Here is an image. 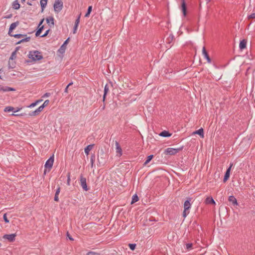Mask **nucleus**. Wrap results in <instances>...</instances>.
Wrapping results in <instances>:
<instances>
[{"instance_id":"obj_1","label":"nucleus","mask_w":255,"mask_h":255,"mask_svg":"<svg viewBox=\"0 0 255 255\" xmlns=\"http://www.w3.org/2000/svg\"><path fill=\"white\" fill-rule=\"evenodd\" d=\"M28 57L35 61L40 60L43 58V56L41 52L36 50L30 51L28 54Z\"/></svg>"},{"instance_id":"obj_2","label":"nucleus","mask_w":255,"mask_h":255,"mask_svg":"<svg viewBox=\"0 0 255 255\" xmlns=\"http://www.w3.org/2000/svg\"><path fill=\"white\" fill-rule=\"evenodd\" d=\"M182 148L183 147L176 148L169 147L164 150V153L165 155H174L181 151Z\"/></svg>"},{"instance_id":"obj_3","label":"nucleus","mask_w":255,"mask_h":255,"mask_svg":"<svg viewBox=\"0 0 255 255\" xmlns=\"http://www.w3.org/2000/svg\"><path fill=\"white\" fill-rule=\"evenodd\" d=\"M54 160V155L51 156L46 162L45 164V170L44 174H45L46 172H49L52 167Z\"/></svg>"},{"instance_id":"obj_4","label":"nucleus","mask_w":255,"mask_h":255,"mask_svg":"<svg viewBox=\"0 0 255 255\" xmlns=\"http://www.w3.org/2000/svg\"><path fill=\"white\" fill-rule=\"evenodd\" d=\"M12 36H13L16 38H20L21 40L16 43V44H19L22 42H28L30 39V37L27 36L26 35L24 34H14Z\"/></svg>"},{"instance_id":"obj_5","label":"nucleus","mask_w":255,"mask_h":255,"mask_svg":"<svg viewBox=\"0 0 255 255\" xmlns=\"http://www.w3.org/2000/svg\"><path fill=\"white\" fill-rule=\"evenodd\" d=\"M115 148L116 156L120 157L123 154V150L119 143L117 141H115Z\"/></svg>"},{"instance_id":"obj_6","label":"nucleus","mask_w":255,"mask_h":255,"mask_svg":"<svg viewBox=\"0 0 255 255\" xmlns=\"http://www.w3.org/2000/svg\"><path fill=\"white\" fill-rule=\"evenodd\" d=\"M190 207H191V204L190 203V201L188 200L186 201L184 204V211L183 213V216L184 218H185L187 216V215L189 214V209L190 208Z\"/></svg>"},{"instance_id":"obj_7","label":"nucleus","mask_w":255,"mask_h":255,"mask_svg":"<svg viewBox=\"0 0 255 255\" xmlns=\"http://www.w3.org/2000/svg\"><path fill=\"white\" fill-rule=\"evenodd\" d=\"M63 7V2L59 0H56L54 4V10L56 12H59L61 10Z\"/></svg>"},{"instance_id":"obj_8","label":"nucleus","mask_w":255,"mask_h":255,"mask_svg":"<svg viewBox=\"0 0 255 255\" xmlns=\"http://www.w3.org/2000/svg\"><path fill=\"white\" fill-rule=\"evenodd\" d=\"M80 185L82 186V188L85 191H88V188L87 187V184H86V178H85L84 177H83V176L81 175L80 176Z\"/></svg>"},{"instance_id":"obj_9","label":"nucleus","mask_w":255,"mask_h":255,"mask_svg":"<svg viewBox=\"0 0 255 255\" xmlns=\"http://www.w3.org/2000/svg\"><path fill=\"white\" fill-rule=\"evenodd\" d=\"M15 234H12L9 235L6 234L3 236V238L7 240L9 242H13L15 240Z\"/></svg>"},{"instance_id":"obj_10","label":"nucleus","mask_w":255,"mask_h":255,"mask_svg":"<svg viewBox=\"0 0 255 255\" xmlns=\"http://www.w3.org/2000/svg\"><path fill=\"white\" fill-rule=\"evenodd\" d=\"M19 24V22L16 21L15 22H13L11 23L10 25L9 31H8V34L12 36L13 34H12L11 33L14 30Z\"/></svg>"},{"instance_id":"obj_11","label":"nucleus","mask_w":255,"mask_h":255,"mask_svg":"<svg viewBox=\"0 0 255 255\" xmlns=\"http://www.w3.org/2000/svg\"><path fill=\"white\" fill-rule=\"evenodd\" d=\"M46 21L50 27H53L54 25V19L52 16H49L46 18Z\"/></svg>"},{"instance_id":"obj_12","label":"nucleus","mask_w":255,"mask_h":255,"mask_svg":"<svg viewBox=\"0 0 255 255\" xmlns=\"http://www.w3.org/2000/svg\"><path fill=\"white\" fill-rule=\"evenodd\" d=\"M232 166H233V164H231V165L230 166V167L228 168V169L226 171V172L225 173V176L224 178V180H223L224 182H226V181L229 179V178L230 177V171H231Z\"/></svg>"},{"instance_id":"obj_13","label":"nucleus","mask_w":255,"mask_h":255,"mask_svg":"<svg viewBox=\"0 0 255 255\" xmlns=\"http://www.w3.org/2000/svg\"><path fill=\"white\" fill-rule=\"evenodd\" d=\"M44 19H42L41 20V21H40V23L39 24V26H38L39 29L36 31V34H35L36 36H39L40 35V34L41 33V31H42V30L43 29L44 26L43 25H41V24H42V23L44 21Z\"/></svg>"},{"instance_id":"obj_14","label":"nucleus","mask_w":255,"mask_h":255,"mask_svg":"<svg viewBox=\"0 0 255 255\" xmlns=\"http://www.w3.org/2000/svg\"><path fill=\"white\" fill-rule=\"evenodd\" d=\"M20 108H17L15 110L14 108H13L12 107L8 106V107H6L5 108L4 111L5 112H9L11 111H12L14 112H16L19 111L20 110Z\"/></svg>"},{"instance_id":"obj_15","label":"nucleus","mask_w":255,"mask_h":255,"mask_svg":"<svg viewBox=\"0 0 255 255\" xmlns=\"http://www.w3.org/2000/svg\"><path fill=\"white\" fill-rule=\"evenodd\" d=\"M80 16H81V14H80V15L78 17L77 19L75 21V26H74V30H73V33H76V32L77 31V28H78V25H79V22H80Z\"/></svg>"},{"instance_id":"obj_16","label":"nucleus","mask_w":255,"mask_h":255,"mask_svg":"<svg viewBox=\"0 0 255 255\" xmlns=\"http://www.w3.org/2000/svg\"><path fill=\"white\" fill-rule=\"evenodd\" d=\"M228 200L233 205H238L237 200L234 196H229Z\"/></svg>"},{"instance_id":"obj_17","label":"nucleus","mask_w":255,"mask_h":255,"mask_svg":"<svg viewBox=\"0 0 255 255\" xmlns=\"http://www.w3.org/2000/svg\"><path fill=\"white\" fill-rule=\"evenodd\" d=\"M198 134L202 138L204 137V130L202 128H200L199 129L196 130L195 131L193 132V134Z\"/></svg>"},{"instance_id":"obj_18","label":"nucleus","mask_w":255,"mask_h":255,"mask_svg":"<svg viewBox=\"0 0 255 255\" xmlns=\"http://www.w3.org/2000/svg\"><path fill=\"white\" fill-rule=\"evenodd\" d=\"M205 203L206 204H213L214 205L216 204V203L212 197H208L206 198L205 201Z\"/></svg>"},{"instance_id":"obj_19","label":"nucleus","mask_w":255,"mask_h":255,"mask_svg":"<svg viewBox=\"0 0 255 255\" xmlns=\"http://www.w3.org/2000/svg\"><path fill=\"white\" fill-rule=\"evenodd\" d=\"M247 41L245 39H243V40H242L240 43V44H239V47L241 49L243 50L245 48H246V45H247Z\"/></svg>"},{"instance_id":"obj_20","label":"nucleus","mask_w":255,"mask_h":255,"mask_svg":"<svg viewBox=\"0 0 255 255\" xmlns=\"http://www.w3.org/2000/svg\"><path fill=\"white\" fill-rule=\"evenodd\" d=\"M181 10L183 12L184 16L186 15V7L185 1L183 0L181 4Z\"/></svg>"},{"instance_id":"obj_21","label":"nucleus","mask_w":255,"mask_h":255,"mask_svg":"<svg viewBox=\"0 0 255 255\" xmlns=\"http://www.w3.org/2000/svg\"><path fill=\"white\" fill-rule=\"evenodd\" d=\"M94 146V144H90L88 145L85 148V153L87 155H89V152L92 149L93 147Z\"/></svg>"},{"instance_id":"obj_22","label":"nucleus","mask_w":255,"mask_h":255,"mask_svg":"<svg viewBox=\"0 0 255 255\" xmlns=\"http://www.w3.org/2000/svg\"><path fill=\"white\" fill-rule=\"evenodd\" d=\"M48 0H40V5L42 9V12L44 10V9L46 7L47 3Z\"/></svg>"},{"instance_id":"obj_23","label":"nucleus","mask_w":255,"mask_h":255,"mask_svg":"<svg viewBox=\"0 0 255 255\" xmlns=\"http://www.w3.org/2000/svg\"><path fill=\"white\" fill-rule=\"evenodd\" d=\"M44 108L42 107V106H40L38 109H37L34 112H33L32 114H31V116H35L37 115L39 113L41 112Z\"/></svg>"},{"instance_id":"obj_24","label":"nucleus","mask_w":255,"mask_h":255,"mask_svg":"<svg viewBox=\"0 0 255 255\" xmlns=\"http://www.w3.org/2000/svg\"><path fill=\"white\" fill-rule=\"evenodd\" d=\"M109 89L107 85H106L104 88V94L103 96V101H105L107 94L109 92Z\"/></svg>"},{"instance_id":"obj_25","label":"nucleus","mask_w":255,"mask_h":255,"mask_svg":"<svg viewBox=\"0 0 255 255\" xmlns=\"http://www.w3.org/2000/svg\"><path fill=\"white\" fill-rule=\"evenodd\" d=\"M138 200H139V199H138V197L137 196V195L136 194L133 195L132 197V200L131 202V204H132L137 202L138 201Z\"/></svg>"},{"instance_id":"obj_26","label":"nucleus","mask_w":255,"mask_h":255,"mask_svg":"<svg viewBox=\"0 0 255 255\" xmlns=\"http://www.w3.org/2000/svg\"><path fill=\"white\" fill-rule=\"evenodd\" d=\"M43 101L42 99L37 100L35 102L31 104L28 107L29 108H32L35 106H36L37 105H38L39 103H41Z\"/></svg>"},{"instance_id":"obj_27","label":"nucleus","mask_w":255,"mask_h":255,"mask_svg":"<svg viewBox=\"0 0 255 255\" xmlns=\"http://www.w3.org/2000/svg\"><path fill=\"white\" fill-rule=\"evenodd\" d=\"M159 135L163 137H168L171 135V134H170L168 131L164 130L161 132Z\"/></svg>"},{"instance_id":"obj_28","label":"nucleus","mask_w":255,"mask_h":255,"mask_svg":"<svg viewBox=\"0 0 255 255\" xmlns=\"http://www.w3.org/2000/svg\"><path fill=\"white\" fill-rule=\"evenodd\" d=\"M12 7L15 9H18L20 7V4H19V3L18 2L15 1L13 2V3L12 4Z\"/></svg>"},{"instance_id":"obj_29","label":"nucleus","mask_w":255,"mask_h":255,"mask_svg":"<svg viewBox=\"0 0 255 255\" xmlns=\"http://www.w3.org/2000/svg\"><path fill=\"white\" fill-rule=\"evenodd\" d=\"M153 155H150L148 156L147 157L146 160L144 162V165H146V164H147L150 161V160L153 158Z\"/></svg>"},{"instance_id":"obj_30","label":"nucleus","mask_w":255,"mask_h":255,"mask_svg":"<svg viewBox=\"0 0 255 255\" xmlns=\"http://www.w3.org/2000/svg\"><path fill=\"white\" fill-rule=\"evenodd\" d=\"M92 9V6H89L88 7L87 12V13H86V14L85 15V17H88L89 16V15L90 14V13L91 12Z\"/></svg>"},{"instance_id":"obj_31","label":"nucleus","mask_w":255,"mask_h":255,"mask_svg":"<svg viewBox=\"0 0 255 255\" xmlns=\"http://www.w3.org/2000/svg\"><path fill=\"white\" fill-rule=\"evenodd\" d=\"M186 249L187 251H190L192 249V244L188 243L185 245Z\"/></svg>"},{"instance_id":"obj_32","label":"nucleus","mask_w":255,"mask_h":255,"mask_svg":"<svg viewBox=\"0 0 255 255\" xmlns=\"http://www.w3.org/2000/svg\"><path fill=\"white\" fill-rule=\"evenodd\" d=\"M128 246H129V248H130V249L132 251H133L135 248V247H136V244H129L128 245Z\"/></svg>"},{"instance_id":"obj_33","label":"nucleus","mask_w":255,"mask_h":255,"mask_svg":"<svg viewBox=\"0 0 255 255\" xmlns=\"http://www.w3.org/2000/svg\"><path fill=\"white\" fill-rule=\"evenodd\" d=\"M13 91H14V89L12 88H10V87H6V88H4V92Z\"/></svg>"},{"instance_id":"obj_34","label":"nucleus","mask_w":255,"mask_h":255,"mask_svg":"<svg viewBox=\"0 0 255 255\" xmlns=\"http://www.w3.org/2000/svg\"><path fill=\"white\" fill-rule=\"evenodd\" d=\"M49 103V101L47 100L44 101V103L41 105L43 108L46 107Z\"/></svg>"},{"instance_id":"obj_35","label":"nucleus","mask_w":255,"mask_h":255,"mask_svg":"<svg viewBox=\"0 0 255 255\" xmlns=\"http://www.w3.org/2000/svg\"><path fill=\"white\" fill-rule=\"evenodd\" d=\"M248 19H255V12L252 13L250 15L248 16Z\"/></svg>"},{"instance_id":"obj_36","label":"nucleus","mask_w":255,"mask_h":255,"mask_svg":"<svg viewBox=\"0 0 255 255\" xmlns=\"http://www.w3.org/2000/svg\"><path fill=\"white\" fill-rule=\"evenodd\" d=\"M3 218L5 223H9V221L7 218L6 214L3 215Z\"/></svg>"},{"instance_id":"obj_37","label":"nucleus","mask_w":255,"mask_h":255,"mask_svg":"<svg viewBox=\"0 0 255 255\" xmlns=\"http://www.w3.org/2000/svg\"><path fill=\"white\" fill-rule=\"evenodd\" d=\"M204 57L207 59L208 63L211 62V59L208 54L204 56Z\"/></svg>"},{"instance_id":"obj_38","label":"nucleus","mask_w":255,"mask_h":255,"mask_svg":"<svg viewBox=\"0 0 255 255\" xmlns=\"http://www.w3.org/2000/svg\"><path fill=\"white\" fill-rule=\"evenodd\" d=\"M202 53H203V55H204V56L205 55H206L207 54H208L207 51H206L205 48L204 47L203 48V49H202Z\"/></svg>"},{"instance_id":"obj_39","label":"nucleus","mask_w":255,"mask_h":255,"mask_svg":"<svg viewBox=\"0 0 255 255\" xmlns=\"http://www.w3.org/2000/svg\"><path fill=\"white\" fill-rule=\"evenodd\" d=\"M49 31V29H48L46 31V32H45V33L44 34H43L42 35H41V37H44L45 36H46V35H47V34H48V32Z\"/></svg>"},{"instance_id":"obj_40","label":"nucleus","mask_w":255,"mask_h":255,"mask_svg":"<svg viewBox=\"0 0 255 255\" xmlns=\"http://www.w3.org/2000/svg\"><path fill=\"white\" fill-rule=\"evenodd\" d=\"M58 195H59L55 194V196H54V200H55V201L58 202V201H59Z\"/></svg>"},{"instance_id":"obj_41","label":"nucleus","mask_w":255,"mask_h":255,"mask_svg":"<svg viewBox=\"0 0 255 255\" xmlns=\"http://www.w3.org/2000/svg\"><path fill=\"white\" fill-rule=\"evenodd\" d=\"M15 55H16V52L15 51L12 52V53L11 54V57H10V59H13V58L15 56Z\"/></svg>"},{"instance_id":"obj_42","label":"nucleus","mask_w":255,"mask_h":255,"mask_svg":"<svg viewBox=\"0 0 255 255\" xmlns=\"http://www.w3.org/2000/svg\"><path fill=\"white\" fill-rule=\"evenodd\" d=\"M70 174H68V179H67V184L68 185H70Z\"/></svg>"},{"instance_id":"obj_43","label":"nucleus","mask_w":255,"mask_h":255,"mask_svg":"<svg viewBox=\"0 0 255 255\" xmlns=\"http://www.w3.org/2000/svg\"><path fill=\"white\" fill-rule=\"evenodd\" d=\"M87 255H98V254L93 252H89Z\"/></svg>"},{"instance_id":"obj_44","label":"nucleus","mask_w":255,"mask_h":255,"mask_svg":"<svg viewBox=\"0 0 255 255\" xmlns=\"http://www.w3.org/2000/svg\"><path fill=\"white\" fill-rule=\"evenodd\" d=\"M60 192V188L59 187L57 188L55 194L59 195Z\"/></svg>"},{"instance_id":"obj_45","label":"nucleus","mask_w":255,"mask_h":255,"mask_svg":"<svg viewBox=\"0 0 255 255\" xmlns=\"http://www.w3.org/2000/svg\"><path fill=\"white\" fill-rule=\"evenodd\" d=\"M4 88L0 85V91H2L4 92Z\"/></svg>"},{"instance_id":"obj_46","label":"nucleus","mask_w":255,"mask_h":255,"mask_svg":"<svg viewBox=\"0 0 255 255\" xmlns=\"http://www.w3.org/2000/svg\"><path fill=\"white\" fill-rule=\"evenodd\" d=\"M49 96V94H48V93H46V94H45L43 95V97H48Z\"/></svg>"},{"instance_id":"obj_47","label":"nucleus","mask_w":255,"mask_h":255,"mask_svg":"<svg viewBox=\"0 0 255 255\" xmlns=\"http://www.w3.org/2000/svg\"><path fill=\"white\" fill-rule=\"evenodd\" d=\"M67 41H68V39L65 41L64 43L61 46V48L63 47L64 45L66 44V43H67Z\"/></svg>"},{"instance_id":"obj_48","label":"nucleus","mask_w":255,"mask_h":255,"mask_svg":"<svg viewBox=\"0 0 255 255\" xmlns=\"http://www.w3.org/2000/svg\"><path fill=\"white\" fill-rule=\"evenodd\" d=\"M68 86L66 87V88H65V93H68Z\"/></svg>"},{"instance_id":"obj_49","label":"nucleus","mask_w":255,"mask_h":255,"mask_svg":"<svg viewBox=\"0 0 255 255\" xmlns=\"http://www.w3.org/2000/svg\"><path fill=\"white\" fill-rule=\"evenodd\" d=\"M67 236H68V237H69V239L70 240H72V241H73V239L71 237H69V234H67Z\"/></svg>"},{"instance_id":"obj_50","label":"nucleus","mask_w":255,"mask_h":255,"mask_svg":"<svg viewBox=\"0 0 255 255\" xmlns=\"http://www.w3.org/2000/svg\"><path fill=\"white\" fill-rule=\"evenodd\" d=\"M72 84H73V83H69V84L67 85V86H68V87H69L70 86L72 85Z\"/></svg>"},{"instance_id":"obj_51","label":"nucleus","mask_w":255,"mask_h":255,"mask_svg":"<svg viewBox=\"0 0 255 255\" xmlns=\"http://www.w3.org/2000/svg\"><path fill=\"white\" fill-rule=\"evenodd\" d=\"M91 162H92V165H93V163H94V161H93V159H91Z\"/></svg>"},{"instance_id":"obj_52","label":"nucleus","mask_w":255,"mask_h":255,"mask_svg":"<svg viewBox=\"0 0 255 255\" xmlns=\"http://www.w3.org/2000/svg\"><path fill=\"white\" fill-rule=\"evenodd\" d=\"M206 0V1H207V3H208V2H210V0Z\"/></svg>"},{"instance_id":"obj_53","label":"nucleus","mask_w":255,"mask_h":255,"mask_svg":"<svg viewBox=\"0 0 255 255\" xmlns=\"http://www.w3.org/2000/svg\"><path fill=\"white\" fill-rule=\"evenodd\" d=\"M62 48H63V47H62V48H61H61H60V49L59 50H63V49H62Z\"/></svg>"},{"instance_id":"obj_54","label":"nucleus","mask_w":255,"mask_h":255,"mask_svg":"<svg viewBox=\"0 0 255 255\" xmlns=\"http://www.w3.org/2000/svg\"><path fill=\"white\" fill-rule=\"evenodd\" d=\"M1 244L0 243V247L1 246Z\"/></svg>"}]
</instances>
